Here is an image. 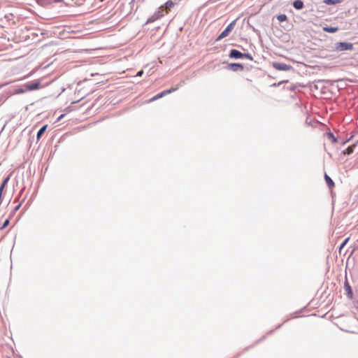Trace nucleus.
<instances>
[{
  "label": "nucleus",
  "instance_id": "nucleus-1",
  "mask_svg": "<svg viewBox=\"0 0 358 358\" xmlns=\"http://www.w3.org/2000/svg\"><path fill=\"white\" fill-rule=\"evenodd\" d=\"M174 6V3L171 0H169L166 2L164 5L160 6L157 13H155L151 17H150L148 20V22H153L156 20L164 16L163 11L165 10L166 13L168 14L170 11V9Z\"/></svg>",
  "mask_w": 358,
  "mask_h": 358
},
{
  "label": "nucleus",
  "instance_id": "nucleus-2",
  "mask_svg": "<svg viewBox=\"0 0 358 358\" xmlns=\"http://www.w3.org/2000/svg\"><path fill=\"white\" fill-rule=\"evenodd\" d=\"M236 24V20L232 21L227 27L216 38V41H220L221 39L229 36V33L234 29V26Z\"/></svg>",
  "mask_w": 358,
  "mask_h": 358
},
{
  "label": "nucleus",
  "instance_id": "nucleus-3",
  "mask_svg": "<svg viewBox=\"0 0 358 358\" xmlns=\"http://www.w3.org/2000/svg\"><path fill=\"white\" fill-rule=\"evenodd\" d=\"M353 49V44L351 43L340 42L336 44V50L341 52L344 50H352Z\"/></svg>",
  "mask_w": 358,
  "mask_h": 358
},
{
  "label": "nucleus",
  "instance_id": "nucleus-4",
  "mask_svg": "<svg viewBox=\"0 0 358 358\" xmlns=\"http://www.w3.org/2000/svg\"><path fill=\"white\" fill-rule=\"evenodd\" d=\"M273 67L278 71H289L292 69V66L284 63L273 62Z\"/></svg>",
  "mask_w": 358,
  "mask_h": 358
},
{
  "label": "nucleus",
  "instance_id": "nucleus-5",
  "mask_svg": "<svg viewBox=\"0 0 358 358\" xmlns=\"http://www.w3.org/2000/svg\"><path fill=\"white\" fill-rule=\"evenodd\" d=\"M40 85V82L37 81L32 83H27L24 85V87L27 90V91H32L38 90Z\"/></svg>",
  "mask_w": 358,
  "mask_h": 358
},
{
  "label": "nucleus",
  "instance_id": "nucleus-6",
  "mask_svg": "<svg viewBox=\"0 0 358 358\" xmlns=\"http://www.w3.org/2000/svg\"><path fill=\"white\" fill-rule=\"evenodd\" d=\"M344 289L345 290L348 297L349 299H352L353 298V292H352V288L348 281L347 278H345V280L344 282Z\"/></svg>",
  "mask_w": 358,
  "mask_h": 358
},
{
  "label": "nucleus",
  "instance_id": "nucleus-7",
  "mask_svg": "<svg viewBox=\"0 0 358 358\" xmlns=\"http://www.w3.org/2000/svg\"><path fill=\"white\" fill-rule=\"evenodd\" d=\"M231 58L239 59L246 57V54H243L237 50H231L229 54Z\"/></svg>",
  "mask_w": 358,
  "mask_h": 358
},
{
  "label": "nucleus",
  "instance_id": "nucleus-8",
  "mask_svg": "<svg viewBox=\"0 0 358 358\" xmlns=\"http://www.w3.org/2000/svg\"><path fill=\"white\" fill-rule=\"evenodd\" d=\"M228 69L233 71H243L244 66L242 64L238 63L229 64L227 66Z\"/></svg>",
  "mask_w": 358,
  "mask_h": 358
},
{
  "label": "nucleus",
  "instance_id": "nucleus-9",
  "mask_svg": "<svg viewBox=\"0 0 358 358\" xmlns=\"http://www.w3.org/2000/svg\"><path fill=\"white\" fill-rule=\"evenodd\" d=\"M166 96L165 92H164V91H163V92H160V93H159V94H156V95H155V96H154L153 97H152V98H151L150 99H149L147 102H148V103H151V102H152V101H156V100H157V99H160V98H162V97H164V96Z\"/></svg>",
  "mask_w": 358,
  "mask_h": 358
},
{
  "label": "nucleus",
  "instance_id": "nucleus-10",
  "mask_svg": "<svg viewBox=\"0 0 358 358\" xmlns=\"http://www.w3.org/2000/svg\"><path fill=\"white\" fill-rule=\"evenodd\" d=\"M324 179H325V181L328 185V187L330 188V189H333L334 187V181L331 180V178L327 175V174H325L324 175Z\"/></svg>",
  "mask_w": 358,
  "mask_h": 358
},
{
  "label": "nucleus",
  "instance_id": "nucleus-11",
  "mask_svg": "<svg viewBox=\"0 0 358 358\" xmlns=\"http://www.w3.org/2000/svg\"><path fill=\"white\" fill-rule=\"evenodd\" d=\"M293 6L297 10H301L304 7V4L302 1L296 0L293 2Z\"/></svg>",
  "mask_w": 358,
  "mask_h": 358
},
{
  "label": "nucleus",
  "instance_id": "nucleus-12",
  "mask_svg": "<svg viewBox=\"0 0 358 358\" xmlns=\"http://www.w3.org/2000/svg\"><path fill=\"white\" fill-rule=\"evenodd\" d=\"M323 31L328 33H334L338 30V27H324L322 28Z\"/></svg>",
  "mask_w": 358,
  "mask_h": 358
},
{
  "label": "nucleus",
  "instance_id": "nucleus-13",
  "mask_svg": "<svg viewBox=\"0 0 358 358\" xmlns=\"http://www.w3.org/2000/svg\"><path fill=\"white\" fill-rule=\"evenodd\" d=\"M47 127H48V125H47V124H45V125H44L43 127H42L39 129V131H38V133H37V136H36L38 140V139H40V138L41 137V136H42V135L43 134V133L45 131V130H46Z\"/></svg>",
  "mask_w": 358,
  "mask_h": 358
},
{
  "label": "nucleus",
  "instance_id": "nucleus-14",
  "mask_svg": "<svg viewBox=\"0 0 358 358\" xmlns=\"http://www.w3.org/2000/svg\"><path fill=\"white\" fill-rule=\"evenodd\" d=\"M350 240V237L347 238L343 242V243L341 245V246L339 247V250H338V252H339V255H341L343 252V248L345 247V245L348 243V242Z\"/></svg>",
  "mask_w": 358,
  "mask_h": 358
},
{
  "label": "nucleus",
  "instance_id": "nucleus-15",
  "mask_svg": "<svg viewBox=\"0 0 358 358\" xmlns=\"http://www.w3.org/2000/svg\"><path fill=\"white\" fill-rule=\"evenodd\" d=\"M27 91V90L23 87H17L15 90L14 94H23Z\"/></svg>",
  "mask_w": 358,
  "mask_h": 358
},
{
  "label": "nucleus",
  "instance_id": "nucleus-16",
  "mask_svg": "<svg viewBox=\"0 0 358 358\" xmlns=\"http://www.w3.org/2000/svg\"><path fill=\"white\" fill-rule=\"evenodd\" d=\"M178 86L172 87H171L169 90H164L165 94L167 95V94H171L172 92H174L176 90H178Z\"/></svg>",
  "mask_w": 358,
  "mask_h": 358
},
{
  "label": "nucleus",
  "instance_id": "nucleus-17",
  "mask_svg": "<svg viewBox=\"0 0 358 358\" xmlns=\"http://www.w3.org/2000/svg\"><path fill=\"white\" fill-rule=\"evenodd\" d=\"M277 19L278 20L279 22H284L287 20V17L286 15L281 14V15H278Z\"/></svg>",
  "mask_w": 358,
  "mask_h": 358
},
{
  "label": "nucleus",
  "instance_id": "nucleus-18",
  "mask_svg": "<svg viewBox=\"0 0 358 358\" xmlns=\"http://www.w3.org/2000/svg\"><path fill=\"white\" fill-rule=\"evenodd\" d=\"M327 136H328L330 140H331V141L333 143H336L337 141L336 138H335V136H334V134L332 133H328Z\"/></svg>",
  "mask_w": 358,
  "mask_h": 358
},
{
  "label": "nucleus",
  "instance_id": "nucleus-19",
  "mask_svg": "<svg viewBox=\"0 0 358 358\" xmlns=\"http://www.w3.org/2000/svg\"><path fill=\"white\" fill-rule=\"evenodd\" d=\"M324 2L326 4L332 5V4H335V3H338V1L336 0H324Z\"/></svg>",
  "mask_w": 358,
  "mask_h": 358
},
{
  "label": "nucleus",
  "instance_id": "nucleus-20",
  "mask_svg": "<svg viewBox=\"0 0 358 358\" xmlns=\"http://www.w3.org/2000/svg\"><path fill=\"white\" fill-rule=\"evenodd\" d=\"M352 152H353V147L350 146V147H348V148L345 150V151L344 152V153H345V154L350 155V154L352 153Z\"/></svg>",
  "mask_w": 358,
  "mask_h": 358
},
{
  "label": "nucleus",
  "instance_id": "nucleus-21",
  "mask_svg": "<svg viewBox=\"0 0 358 358\" xmlns=\"http://www.w3.org/2000/svg\"><path fill=\"white\" fill-rule=\"evenodd\" d=\"M8 224H9V220H6L4 222V223H3V226H2V227H1V228H2V229H3V228L6 227L8 225Z\"/></svg>",
  "mask_w": 358,
  "mask_h": 358
},
{
  "label": "nucleus",
  "instance_id": "nucleus-22",
  "mask_svg": "<svg viewBox=\"0 0 358 358\" xmlns=\"http://www.w3.org/2000/svg\"><path fill=\"white\" fill-rule=\"evenodd\" d=\"M143 74V71H140L137 73L136 74V76H142V75Z\"/></svg>",
  "mask_w": 358,
  "mask_h": 358
},
{
  "label": "nucleus",
  "instance_id": "nucleus-23",
  "mask_svg": "<svg viewBox=\"0 0 358 358\" xmlns=\"http://www.w3.org/2000/svg\"><path fill=\"white\" fill-rule=\"evenodd\" d=\"M64 116V115H61L59 117H58V120H60L62 118H63V117Z\"/></svg>",
  "mask_w": 358,
  "mask_h": 358
},
{
  "label": "nucleus",
  "instance_id": "nucleus-24",
  "mask_svg": "<svg viewBox=\"0 0 358 358\" xmlns=\"http://www.w3.org/2000/svg\"><path fill=\"white\" fill-rule=\"evenodd\" d=\"M247 57H248V59H252V57H251L248 54V55H247Z\"/></svg>",
  "mask_w": 358,
  "mask_h": 358
},
{
  "label": "nucleus",
  "instance_id": "nucleus-25",
  "mask_svg": "<svg viewBox=\"0 0 358 358\" xmlns=\"http://www.w3.org/2000/svg\"><path fill=\"white\" fill-rule=\"evenodd\" d=\"M20 206H16V210H17L19 208Z\"/></svg>",
  "mask_w": 358,
  "mask_h": 358
},
{
  "label": "nucleus",
  "instance_id": "nucleus-26",
  "mask_svg": "<svg viewBox=\"0 0 358 358\" xmlns=\"http://www.w3.org/2000/svg\"><path fill=\"white\" fill-rule=\"evenodd\" d=\"M6 358H10V357H6Z\"/></svg>",
  "mask_w": 358,
  "mask_h": 358
}]
</instances>
